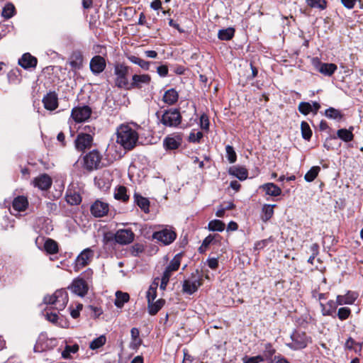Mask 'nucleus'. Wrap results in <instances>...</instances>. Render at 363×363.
<instances>
[{
	"instance_id": "obj_39",
	"label": "nucleus",
	"mask_w": 363,
	"mask_h": 363,
	"mask_svg": "<svg viewBox=\"0 0 363 363\" xmlns=\"http://www.w3.org/2000/svg\"><path fill=\"white\" fill-rule=\"evenodd\" d=\"M114 198L117 200L126 201L128 200L129 196L127 195V189L123 186H120L116 189L114 192Z\"/></svg>"
},
{
	"instance_id": "obj_50",
	"label": "nucleus",
	"mask_w": 363,
	"mask_h": 363,
	"mask_svg": "<svg viewBox=\"0 0 363 363\" xmlns=\"http://www.w3.org/2000/svg\"><path fill=\"white\" fill-rule=\"evenodd\" d=\"M181 259H182L181 254L176 255L174 257V258L171 260V262H169V265L167 267L168 269H169L170 270H172V272L177 271L180 266Z\"/></svg>"
},
{
	"instance_id": "obj_25",
	"label": "nucleus",
	"mask_w": 363,
	"mask_h": 363,
	"mask_svg": "<svg viewBox=\"0 0 363 363\" xmlns=\"http://www.w3.org/2000/svg\"><path fill=\"white\" fill-rule=\"evenodd\" d=\"M337 65L333 63L319 62L317 69L325 76H331L336 70Z\"/></svg>"
},
{
	"instance_id": "obj_44",
	"label": "nucleus",
	"mask_w": 363,
	"mask_h": 363,
	"mask_svg": "<svg viewBox=\"0 0 363 363\" xmlns=\"http://www.w3.org/2000/svg\"><path fill=\"white\" fill-rule=\"evenodd\" d=\"M325 115L328 118L335 119L338 121L341 120L343 116L339 110L332 107L325 110Z\"/></svg>"
},
{
	"instance_id": "obj_5",
	"label": "nucleus",
	"mask_w": 363,
	"mask_h": 363,
	"mask_svg": "<svg viewBox=\"0 0 363 363\" xmlns=\"http://www.w3.org/2000/svg\"><path fill=\"white\" fill-rule=\"evenodd\" d=\"M181 121L182 116L176 108L165 111L160 119V122L167 127H177Z\"/></svg>"
},
{
	"instance_id": "obj_2",
	"label": "nucleus",
	"mask_w": 363,
	"mask_h": 363,
	"mask_svg": "<svg viewBox=\"0 0 363 363\" xmlns=\"http://www.w3.org/2000/svg\"><path fill=\"white\" fill-rule=\"evenodd\" d=\"M43 303L52 305L53 308L57 311L63 310L68 303V294L65 289L57 290L52 295H47L43 298Z\"/></svg>"
},
{
	"instance_id": "obj_41",
	"label": "nucleus",
	"mask_w": 363,
	"mask_h": 363,
	"mask_svg": "<svg viewBox=\"0 0 363 363\" xmlns=\"http://www.w3.org/2000/svg\"><path fill=\"white\" fill-rule=\"evenodd\" d=\"M345 348L354 350L355 352H359L362 350V344L357 342L353 338L349 337L345 344Z\"/></svg>"
},
{
	"instance_id": "obj_52",
	"label": "nucleus",
	"mask_w": 363,
	"mask_h": 363,
	"mask_svg": "<svg viewBox=\"0 0 363 363\" xmlns=\"http://www.w3.org/2000/svg\"><path fill=\"white\" fill-rule=\"evenodd\" d=\"M14 11H15L14 6L11 4H7L4 7L1 14L4 18L9 19L13 16Z\"/></svg>"
},
{
	"instance_id": "obj_55",
	"label": "nucleus",
	"mask_w": 363,
	"mask_h": 363,
	"mask_svg": "<svg viewBox=\"0 0 363 363\" xmlns=\"http://www.w3.org/2000/svg\"><path fill=\"white\" fill-rule=\"evenodd\" d=\"M226 156L230 163H234L236 161L237 155L234 150V148L231 145H227L225 147Z\"/></svg>"
},
{
	"instance_id": "obj_43",
	"label": "nucleus",
	"mask_w": 363,
	"mask_h": 363,
	"mask_svg": "<svg viewBox=\"0 0 363 363\" xmlns=\"http://www.w3.org/2000/svg\"><path fill=\"white\" fill-rule=\"evenodd\" d=\"M128 59L133 63L139 65L142 69L148 70L150 67V62L145 61L136 56L130 55L128 57Z\"/></svg>"
},
{
	"instance_id": "obj_29",
	"label": "nucleus",
	"mask_w": 363,
	"mask_h": 363,
	"mask_svg": "<svg viewBox=\"0 0 363 363\" xmlns=\"http://www.w3.org/2000/svg\"><path fill=\"white\" fill-rule=\"evenodd\" d=\"M163 144L166 150H176L181 145V138L167 137L164 140Z\"/></svg>"
},
{
	"instance_id": "obj_31",
	"label": "nucleus",
	"mask_w": 363,
	"mask_h": 363,
	"mask_svg": "<svg viewBox=\"0 0 363 363\" xmlns=\"http://www.w3.org/2000/svg\"><path fill=\"white\" fill-rule=\"evenodd\" d=\"M159 280L160 279L158 277L155 278L151 285L150 286V288L148 291H147V302L150 301H154V300L157 297V289L159 285Z\"/></svg>"
},
{
	"instance_id": "obj_7",
	"label": "nucleus",
	"mask_w": 363,
	"mask_h": 363,
	"mask_svg": "<svg viewBox=\"0 0 363 363\" xmlns=\"http://www.w3.org/2000/svg\"><path fill=\"white\" fill-rule=\"evenodd\" d=\"M92 113L89 106H79L72 108L71 117L76 123H82L88 120Z\"/></svg>"
},
{
	"instance_id": "obj_35",
	"label": "nucleus",
	"mask_w": 363,
	"mask_h": 363,
	"mask_svg": "<svg viewBox=\"0 0 363 363\" xmlns=\"http://www.w3.org/2000/svg\"><path fill=\"white\" fill-rule=\"evenodd\" d=\"M69 65L75 69H81L83 65L82 55L80 52L73 53L69 61Z\"/></svg>"
},
{
	"instance_id": "obj_26",
	"label": "nucleus",
	"mask_w": 363,
	"mask_h": 363,
	"mask_svg": "<svg viewBox=\"0 0 363 363\" xmlns=\"http://www.w3.org/2000/svg\"><path fill=\"white\" fill-rule=\"evenodd\" d=\"M131 341L130 348L137 350L142 344V340L140 338V331L137 328H133L130 330Z\"/></svg>"
},
{
	"instance_id": "obj_24",
	"label": "nucleus",
	"mask_w": 363,
	"mask_h": 363,
	"mask_svg": "<svg viewBox=\"0 0 363 363\" xmlns=\"http://www.w3.org/2000/svg\"><path fill=\"white\" fill-rule=\"evenodd\" d=\"M179 99V94L174 89L166 91L163 95V101L168 105L174 104Z\"/></svg>"
},
{
	"instance_id": "obj_46",
	"label": "nucleus",
	"mask_w": 363,
	"mask_h": 363,
	"mask_svg": "<svg viewBox=\"0 0 363 363\" xmlns=\"http://www.w3.org/2000/svg\"><path fill=\"white\" fill-rule=\"evenodd\" d=\"M106 342V337L102 335L97 338L93 340L89 344V348L91 350H96L105 345Z\"/></svg>"
},
{
	"instance_id": "obj_38",
	"label": "nucleus",
	"mask_w": 363,
	"mask_h": 363,
	"mask_svg": "<svg viewBox=\"0 0 363 363\" xmlns=\"http://www.w3.org/2000/svg\"><path fill=\"white\" fill-rule=\"evenodd\" d=\"M66 201L71 205H78L82 201V197L79 193L70 191L66 195Z\"/></svg>"
},
{
	"instance_id": "obj_63",
	"label": "nucleus",
	"mask_w": 363,
	"mask_h": 363,
	"mask_svg": "<svg viewBox=\"0 0 363 363\" xmlns=\"http://www.w3.org/2000/svg\"><path fill=\"white\" fill-rule=\"evenodd\" d=\"M208 266L212 269H216L218 266V260L217 258H210L207 260Z\"/></svg>"
},
{
	"instance_id": "obj_6",
	"label": "nucleus",
	"mask_w": 363,
	"mask_h": 363,
	"mask_svg": "<svg viewBox=\"0 0 363 363\" xmlns=\"http://www.w3.org/2000/svg\"><path fill=\"white\" fill-rule=\"evenodd\" d=\"M292 342L286 343V346L291 350H298L305 348L310 342L308 337L305 333L295 332L291 335Z\"/></svg>"
},
{
	"instance_id": "obj_47",
	"label": "nucleus",
	"mask_w": 363,
	"mask_h": 363,
	"mask_svg": "<svg viewBox=\"0 0 363 363\" xmlns=\"http://www.w3.org/2000/svg\"><path fill=\"white\" fill-rule=\"evenodd\" d=\"M320 170V167L314 166L305 174V179L308 182H313L318 176Z\"/></svg>"
},
{
	"instance_id": "obj_14",
	"label": "nucleus",
	"mask_w": 363,
	"mask_h": 363,
	"mask_svg": "<svg viewBox=\"0 0 363 363\" xmlns=\"http://www.w3.org/2000/svg\"><path fill=\"white\" fill-rule=\"evenodd\" d=\"M69 288L74 294L82 297L84 296L88 291L87 284L82 278L75 279Z\"/></svg>"
},
{
	"instance_id": "obj_36",
	"label": "nucleus",
	"mask_w": 363,
	"mask_h": 363,
	"mask_svg": "<svg viewBox=\"0 0 363 363\" xmlns=\"http://www.w3.org/2000/svg\"><path fill=\"white\" fill-rule=\"evenodd\" d=\"M276 205L264 204L262 208V220L268 221L274 215V208Z\"/></svg>"
},
{
	"instance_id": "obj_4",
	"label": "nucleus",
	"mask_w": 363,
	"mask_h": 363,
	"mask_svg": "<svg viewBox=\"0 0 363 363\" xmlns=\"http://www.w3.org/2000/svg\"><path fill=\"white\" fill-rule=\"evenodd\" d=\"M102 155L96 150L89 152L84 157V167L88 171H93L102 167Z\"/></svg>"
},
{
	"instance_id": "obj_23",
	"label": "nucleus",
	"mask_w": 363,
	"mask_h": 363,
	"mask_svg": "<svg viewBox=\"0 0 363 363\" xmlns=\"http://www.w3.org/2000/svg\"><path fill=\"white\" fill-rule=\"evenodd\" d=\"M266 194L271 196H278L281 194V189L274 183H266L260 186Z\"/></svg>"
},
{
	"instance_id": "obj_18",
	"label": "nucleus",
	"mask_w": 363,
	"mask_h": 363,
	"mask_svg": "<svg viewBox=\"0 0 363 363\" xmlns=\"http://www.w3.org/2000/svg\"><path fill=\"white\" fill-rule=\"evenodd\" d=\"M357 293L354 291H348L345 295L337 296V303L340 306L344 304L352 305L357 300Z\"/></svg>"
},
{
	"instance_id": "obj_22",
	"label": "nucleus",
	"mask_w": 363,
	"mask_h": 363,
	"mask_svg": "<svg viewBox=\"0 0 363 363\" xmlns=\"http://www.w3.org/2000/svg\"><path fill=\"white\" fill-rule=\"evenodd\" d=\"M228 172L241 181L245 180L248 176V172L246 168L243 167L233 166L230 167Z\"/></svg>"
},
{
	"instance_id": "obj_3",
	"label": "nucleus",
	"mask_w": 363,
	"mask_h": 363,
	"mask_svg": "<svg viewBox=\"0 0 363 363\" xmlns=\"http://www.w3.org/2000/svg\"><path fill=\"white\" fill-rule=\"evenodd\" d=\"M129 67L123 63H117L114 66V74L116 76L115 85L121 89H130L128 75Z\"/></svg>"
},
{
	"instance_id": "obj_32",
	"label": "nucleus",
	"mask_w": 363,
	"mask_h": 363,
	"mask_svg": "<svg viewBox=\"0 0 363 363\" xmlns=\"http://www.w3.org/2000/svg\"><path fill=\"white\" fill-rule=\"evenodd\" d=\"M353 128L351 127L349 129L342 128L339 129L337 132V135L339 138H340L344 142H350L354 138V135L352 133Z\"/></svg>"
},
{
	"instance_id": "obj_62",
	"label": "nucleus",
	"mask_w": 363,
	"mask_h": 363,
	"mask_svg": "<svg viewBox=\"0 0 363 363\" xmlns=\"http://www.w3.org/2000/svg\"><path fill=\"white\" fill-rule=\"evenodd\" d=\"M357 0H341L342 4L348 9L354 8Z\"/></svg>"
},
{
	"instance_id": "obj_64",
	"label": "nucleus",
	"mask_w": 363,
	"mask_h": 363,
	"mask_svg": "<svg viewBox=\"0 0 363 363\" xmlns=\"http://www.w3.org/2000/svg\"><path fill=\"white\" fill-rule=\"evenodd\" d=\"M272 363H290L285 357L281 355L274 356L272 359Z\"/></svg>"
},
{
	"instance_id": "obj_30",
	"label": "nucleus",
	"mask_w": 363,
	"mask_h": 363,
	"mask_svg": "<svg viewBox=\"0 0 363 363\" xmlns=\"http://www.w3.org/2000/svg\"><path fill=\"white\" fill-rule=\"evenodd\" d=\"M95 184L104 191H108L111 185L109 177H106L104 174L99 178H96Z\"/></svg>"
},
{
	"instance_id": "obj_51",
	"label": "nucleus",
	"mask_w": 363,
	"mask_h": 363,
	"mask_svg": "<svg viewBox=\"0 0 363 363\" xmlns=\"http://www.w3.org/2000/svg\"><path fill=\"white\" fill-rule=\"evenodd\" d=\"M306 3L309 6L320 10L325 9L327 5L325 0H306Z\"/></svg>"
},
{
	"instance_id": "obj_15",
	"label": "nucleus",
	"mask_w": 363,
	"mask_h": 363,
	"mask_svg": "<svg viewBox=\"0 0 363 363\" xmlns=\"http://www.w3.org/2000/svg\"><path fill=\"white\" fill-rule=\"evenodd\" d=\"M106 66V63L105 59L100 55H96L90 60L89 67L94 74H99L104 72Z\"/></svg>"
},
{
	"instance_id": "obj_58",
	"label": "nucleus",
	"mask_w": 363,
	"mask_h": 363,
	"mask_svg": "<svg viewBox=\"0 0 363 363\" xmlns=\"http://www.w3.org/2000/svg\"><path fill=\"white\" fill-rule=\"evenodd\" d=\"M203 136V135L201 131L197 133L192 132L189 134V140L192 143H199Z\"/></svg>"
},
{
	"instance_id": "obj_8",
	"label": "nucleus",
	"mask_w": 363,
	"mask_h": 363,
	"mask_svg": "<svg viewBox=\"0 0 363 363\" xmlns=\"http://www.w3.org/2000/svg\"><path fill=\"white\" fill-rule=\"evenodd\" d=\"M177 237L176 233L171 228H164L160 231L155 232L152 235L154 239L160 241L164 245L171 244Z\"/></svg>"
},
{
	"instance_id": "obj_12",
	"label": "nucleus",
	"mask_w": 363,
	"mask_h": 363,
	"mask_svg": "<svg viewBox=\"0 0 363 363\" xmlns=\"http://www.w3.org/2000/svg\"><path fill=\"white\" fill-rule=\"evenodd\" d=\"M135 238V234L130 229H120L116 233V242L120 245L131 243Z\"/></svg>"
},
{
	"instance_id": "obj_16",
	"label": "nucleus",
	"mask_w": 363,
	"mask_h": 363,
	"mask_svg": "<svg viewBox=\"0 0 363 363\" xmlns=\"http://www.w3.org/2000/svg\"><path fill=\"white\" fill-rule=\"evenodd\" d=\"M45 109L54 111L58 107V97L55 91H50L43 99Z\"/></svg>"
},
{
	"instance_id": "obj_13",
	"label": "nucleus",
	"mask_w": 363,
	"mask_h": 363,
	"mask_svg": "<svg viewBox=\"0 0 363 363\" xmlns=\"http://www.w3.org/2000/svg\"><path fill=\"white\" fill-rule=\"evenodd\" d=\"M108 211V204L99 200H96L90 208L91 213L96 218H101L106 216Z\"/></svg>"
},
{
	"instance_id": "obj_59",
	"label": "nucleus",
	"mask_w": 363,
	"mask_h": 363,
	"mask_svg": "<svg viewBox=\"0 0 363 363\" xmlns=\"http://www.w3.org/2000/svg\"><path fill=\"white\" fill-rule=\"evenodd\" d=\"M144 250V247L142 245L140 244H135L132 246L131 247V254L132 255L137 257L140 253H142Z\"/></svg>"
},
{
	"instance_id": "obj_61",
	"label": "nucleus",
	"mask_w": 363,
	"mask_h": 363,
	"mask_svg": "<svg viewBox=\"0 0 363 363\" xmlns=\"http://www.w3.org/2000/svg\"><path fill=\"white\" fill-rule=\"evenodd\" d=\"M157 72L162 77H166L168 74V67L166 65H160L157 68Z\"/></svg>"
},
{
	"instance_id": "obj_1",
	"label": "nucleus",
	"mask_w": 363,
	"mask_h": 363,
	"mask_svg": "<svg viewBox=\"0 0 363 363\" xmlns=\"http://www.w3.org/2000/svg\"><path fill=\"white\" fill-rule=\"evenodd\" d=\"M138 139V132L128 124H121L116 129V143L126 151L133 150Z\"/></svg>"
},
{
	"instance_id": "obj_60",
	"label": "nucleus",
	"mask_w": 363,
	"mask_h": 363,
	"mask_svg": "<svg viewBox=\"0 0 363 363\" xmlns=\"http://www.w3.org/2000/svg\"><path fill=\"white\" fill-rule=\"evenodd\" d=\"M200 125L201 128L203 130H208L209 128V121L208 118L206 115H202L200 117Z\"/></svg>"
},
{
	"instance_id": "obj_21",
	"label": "nucleus",
	"mask_w": 363,
	"mask_h": 363,
	"mask_svg": "<svg viewBox=\"0 0 363 363\" xmlns=\"http://www.w3.org/2000/svg\"><path fill=\"white\" fill-rule=\"evenodd\" d=\"M320 305L321 307L322 314L324 316H334L337 307L339 306L337 303V301H334L333 300L329 301L326 305L323 304V303H320Z\"/></svg>"
},
{
	"instance_id": "obj_48",
	"label": "nucleus",
	"mask_w": 363,
	"mask_h": 363,
	"mask_svg": "<svg viewBox=\"0 0 363 363\" xmlns=\"http://www.w3.org/2000/svg\"><path fill=\"white\" fill-rule=\"evenodd\" d=\"M208 228L212 231H223L225 228V224L220 220H213L209 222Z\"/></svg>"
},
{
	"instance_id": "obj_57",
	"label": "nucleus",
	"mask_w": 363,
	"mask_h": 363,
	"mask_svg": "<svg viewBox=\"0 0 363 363\" xmlns=\"http://www.w3.org/2000/svg\"><path fill=\"white\" fill-rule=\"evenodd\" d=\"M264 361V357H261V355H257L255 357H245L243 358L244 363H259Z\"/></svg>"
},
{
	"instance_id": "obj_20",
	"label": "nucleus",
	"mask_w": 363,
	"mask_h": 363,
	"mask_svg": "<svg viewBox=\"0 0 363 363\" xmlns=\"http://www.w3.org/2000/svg\"><path fill=\"white\" fill-rule=\"evenodd\" d=\"M37 59L30 53L23 55L18 60V64L25 69L35 67L37 65Z\"/></svg>"
},
{
	"instance_id": "obj_56",
	"label": "nucleus",
	"mask_w": 363,
	"mask_h": 363,
	"mask_svg": "<svg viewBox=\"0 0 363 363\" xmlns=\"http://www.w3.org/2000/svg\"><path fill=\"white\" fill-rule=\"evenodd\" d=\"M113 241H116V233L111 232H106L104 234L102 242L104 245H108Z\"/></svg>"
},
{
	"instance_id": "obj_9",
	"label": "nucleus",
	"mask_w": 363,
	"mask_h": 363,
	"mask_svg": "<svg viewBox=\"0 0 363 363\" xmlns=\"http://www.w3.org/2000/svg\"><path fill=\"white\" fill-rule=\"evenodd\" d=\"M94 256V251L90 248L84 250L76 258L74 269L79 272L82 268L86 266Z\"/></svg>"
},
{
	"instance_id": "obj_54",
	"label": "nucleus",
	"mask_w": 363,
	"mask_h": 363,
	"mask_svg": "<svg viewBox=\"0 0 363 363\" xmlns=\"http://www.w3.org/2000/svg\"><path fill=\"white\" fill-rule=\"evenodd\" d=\"M298 111L303 115H308L313 111L312 105L308 102H301L298 105Z\"/></svg>"
},
{
	"instance_id": "obj_49",
	"label": "nucleus",
	"mask_w": 363,
	"mask_h": 363,
	"mask_svg": "<svg viewBox=\"0 0 363 363\" xmlns=\"http://www.w3.org/2000/svg\"><path fill=\"white\" fill-rule=\"evenodd\" d=\"M301 134L302 137L306 140H309L312 136V130L308 124V123L305 121H302L301 124Z\"/></svg>"
},
{
	"instance_id": "obj_19",
	"label": "nucleus",
	"mask_w": 363,
	"mask_h": 363,
	"mask_svg": "<svg viewBox=\"0 0 363 363\" xmlns=\"http://www.w3.org/2000/svg\"><path fill=\"white\" fill-rule=\"evenodd\" d=\"M33 183L34 185L38 187L40 189L47 190L50 187L52 184V179L48 175L44 174L36 177Z\"/></svg>"
},
{
	"instance_id": "obj_33",
	"label": "nucleus",
	"mask_w": 363,
	"mask_h": 363,
	"mask_svg": "<svg viewBox=\"0 0 363 363\" xmlns=\"http://www.w3.org/2000/svg\"><path fill=\"white\" fill-rule=\"evenodd\" d=\"M134 199L137 205L141 208V210L145 213L149 212L150 201L147 198H145L138 194H135Z\"/></svg>"
},
{
	"instance_id": "obj_40",
	"label": "nucleus",
	"mask_w": 363,
	"mask_h": 363,
	"mask_svg": "<svg viewBox=\"0 0 363 363\" xmlns=\"http://www.w3.org/2000/svg\"><path fill=\"white\" fill-rule=\"evenodd\" d=\"M275 349L273 348L272 345L270 343H267L264 345V350L261 357H264V361L268 360L272 362V359H273V355L275 354Z\"/></svg>"
},
{
	"instance_id": "obj_53",
	"label": "nucleus",
	"mask_w": 363,
	"mask_h": 363,
	"mask_svg": "<svg viewBox=\"0 0 363 363\" xmlns=\"http://www.w3.org/2000/svg\"><path fill=\"white\" fill-rule=\"evenodd\" d=\"M351 315V310L348 307H341L338 309L337 315L340 320L347 319Z\"/></svg>"
},
{
	"instance_id": "obj_27",
	"label": "nucleus",
	"mask_w": 363,
	"mask_h": 363,
	"mask_svg": "<svg viewBox=\"0 0 363 363\" xmlns=\"http://www.w3.org/2000/svg\"><path fill=\"white\" fill-rule=\"evenodd\" d=\"M28 205L27 199L25 196H19L14 199L12 206L13 208L17 211H23L26 209Z\"/></svg>"
},
{
	"instance_id": "obj_34",
	"label": "nucleus",
	"mask_w": 363,
	"mask_h": 363,
	"mask_svg": "<svg viewBox=\"0 0 363 363\" xmlns=\"http://www.w3.org/2000/svg\"><path fill=\"white\" fill-rule=\"evenodd\" d=\"M130 296L128 293L118 291L116 293V299L114 303L117 308H121L124 303L129 301Z\"/></svg>"
},
{
	"instance_id": "obj_28",
	"label": "nucleus",
	"mask_w": 363,
	"mask_h": 363,
	"mask_svg": "<svg viewBox=\"0 0 363 363\" xmlns=\"http://www.w3.org/2000/svg\"><path fill=\"white\" fill-rule=\"evenodd\" d=\"M165 303V301L162 298H160L155 302L150 301L147 302L148 312L151 315H155L157 312L163 307Z\"/></svg>"
},
{
	"instance_id": "obj_11",
	"label": "nucleus",
	"mask_w": 363,
	"mask_h": 363,
	"mask_svg": "<svg viewBox=\"0 0 363 363\" xmlns=\"http://www.w3.org/2000/svg\"><path fill=\"white\" fill-rule=\"evenodd\" d=\"M201 279L199 276L192 274V277L183 282V291L189 295L196 292L201 285Z\"/></svg>"
},
{
	"instance_id": "obj_10",
	"label": "nucleus",
	"mask_w": 363,
	"mask_h": 363,
	"mask_svg": "<svg viewBox=\"0 0 363 363\" xmlns=\"http://www.w3.org/2000/svg\"><path fill=\"white\" fill-rule=\"evenodd\" d=\"M93 143L92 135L86 133H80L75 139V147L79 151H84L91 147Z\"/></svg>"
},
{
	"instance_id": "obj_45",
	"label": "nucleus",
	"mask_w": 363,
	"mask_h": 363,
	"mask_svg": "<svg viewBox=\"0 0 363 363\" xmlns=\"http://www.w3.org/2000/svg\"><path fill=\"white\" fill-rule=\"evenodd\" d=\"M173 272H172V270H170L169 269L166 267L164 272H163L162 277L161 278V284L160 286V288L161 290H165L167 285V284L169 281V279L172 277Z\"/></svg>"
},
{
	"instance_id": "obj_17",
	"label": "nucleus",
	"mask_w": 363,
	"mask_h": 363,
	"mask_svg": "<svg viewBox=\"0 0 363 363\" xmlns=\"http://www.w3.org/2000/svg\"><path fill=\"white\" fill-rule=\"evenodd\" d=\"M151 81V77L149 74H134L132 77V82L129 84L130 89L137 88L140 89L143 85H147Z\"/></svg>"
},
{
	"instance_id": "obj_42",
	"label": "nucleus",
	"mask_w": 363,
	"mask_h": 363,
	"mask_svg": "<svg viewBox=\"0 0 363 363\" xmlns=\"http://www.w3.org/2000/svg\"><path fill=\"white\" fill-rule=\"evenodd\" d=\"M44 247L49 254H55L58 252L57 243L52 239H48L45 241Z\"/></svg>"
},
{
	"instance_id": "obj_37",
	"label": "nucleus",
	"mask_w": 363,
	"mask_h": 363,
	"mask_svg": "<svg viewBox=\"0 0 363 363\" xmlns=\"http://www.w3.org/2000/svg\"><path fill=\"white\" fill-rule=\"evenodd\" d=\"M234 34L235 29L233 28H228L220 30L218 33V37L221 40H230L233 38Z\"/></svg>"
}]
</instances>
